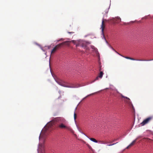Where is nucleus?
Wrapping results in <instances>:
<instances>
[{
  "mask_svg": "<svg viewBox=\"0 0 153 153\" xmlns=\"http://www.w3.org/2000/svg\"><path fill=\"white\" fill-rule=\"evenodd\" d=\"M113 21H116L117 22H119L121 21V19L119 17H117L113 18Z\"/></svg>",
  "mask_w": 153,
  "mask_h": 153,
  "instance_id": "nucleus-11",
  "label": "nucleus"
},
{
  "mask_svg": "<svg viewBox=\"0 0 153 153\" xmlns=\"http://www.w3.org/2000/svg\"><path fill=\"white\" fill-rule=\"evenodd\" d=\"M56 81L59 84L64 87L73 88H75L76 87L74 86H70L68 85H66L65 83H64L63 82H61L59 80H56Z\"/></svg>",
  "mask_w": 153,
  "mask_h": 153,
  "instance_id": "nucleus-6",
  "label": "nucleus"
},
{
  "mask_svg": "<svg viewBox=\"0 0 153 153\" xmlns=\"http://www.w3.org/2000/svg\"><path fill=\"white\" fill-rule=\"evenodd\" d=\"M87 145L89 148L90 149L91 148V146L87 144Z\"/></svg>",
  "mask_w": 153,
  "mask_h": 153,
  "instance_id": "nucleus-23",
  "label": "nucleus"
},
{
  "mask_svg": "<svg viewBox=\"0 0 153 153\" xmlns=\"http://www.w3.org/2000/svg\"><path fill=\"white\" fill-rule=\"evenodd\" d=\"M99 142L101 144H105L107 143L105 141H99Z\"/></svg>",
  "mask_w": 153,
  "mask_h": 153,
  "instance_id": "nucleus-15",
  "label": "nucleus"
},
{
  "mask_svg": "<svg viewBox=\"0 0 153 153\" xmlns=\"http://www.w3.org/2000/svg\"><path fill=\"white\" fill-rule=\"evenodd\" d=\"M101 66H100V70H99V71H100V72L101 71Z\"/></svg>",
  "mask_w": 153,
  "mask_h": 153,
  "instance_id": "nucleus-25",
  "label": "nucleus"
},
{
  "mask_svg": "<svg viewBox=\"0 0 153 153\" xmlns=\"http://www.w3.org/2000/svg\"><path fill=\"white\" fill-rule=\"evenodd\" d=\"M105 27V25L104 24V19H103L102 21V25H101V28L102 29V35H103V37L104 38L106 42H107L104 36V30Z\"/></svg>",
  "mask_w": 153,
  "mask_h": 153,
  "instance_id": "nucleus-7",
  "label": "nucleus"
},
{
  "mask_svg": "<svg viewBox=\"0 0 153 153\" xmlns=\"http://www.w3.org/2000/svg\"><path fill=\"white\" fill-rule=\"evenodd\" d=\"M110 89H112V90H114V89H113L112 88H110Z\"/></svg>",
  "mask_w": 153,
  "mask_h": 153,
  "instance_id": "nucleus-27",
  "label": "nucleus"
},
{
  "mask_svg": "<svg viewBox=\"0 0 153 153\" xmlns=\"http://www.w3.org/2000/svg\"><path fill=\"white\" fill-rule=\"evenodd\" d=\"M103 74V72L101 71L98 76L101 79L102 78Z\"/></svg>",
  "mask_w": 153,
  "mask_h": 153,
  "instance_id": "nucleus-13",
  "label": "nucleus"
},
{
  "mask_svg": "<svg viewBox=\"0 0 153 153\" xmlns=\"http://www.w3.org/2000/svg\"><path fill=\"white\" fill-rule=\"evenodd\" d=\"M117 143V142L116 143H113V144H108V145L107 146H112V145H114L115 144H116V143Z\"/></svg>",
  "mask_w": 153,
  "mask_h": 153,
  "instance_id": "nucleus-19",
  "label": "nucleus"
},
{
  "mask_svg": "<svg viewBox=\"0 0 153 153\" xmlns=\"http://www.w3.org/2000/svg\"><path fill=\"white\" fill-rule=\"evenodd\" d=\"M120 95L122 98H123L126 99L125 100H124L125 101H126V102L128 103L129 104H131V101H130V99L129 98L124 96L122 94H120Z\"/></svg>",
  "mask_w": 153,
  "mask_h": 153,
  "instance_id": "nucleus-9",
  "label": "nucleus"
},
{
  "mask_svg": "<svg viewBox=\"0 0 153 153\" xmlns=\"http://www.w3.org/2000/svg\"><path fill=\"white\" fill-rule=\"evenodd\" d=\"M39 139H40V137H39Z\"/></svg>",
  "mask_w": 153,
  "mask_h": 153,
  "instance_id": "nucleus-28",
  "label": "nucleus"
},
{
  "mask_svg": "<svg viewBox=\"0 0 153 153\" xmlns=\"http://www.w3.org/2000/svg\"><path fill=\"white\" fill-rule=\"evenodd\" d=\"M79 46H80L82 47H86V45H84L83 44H80V43L79 42Z\"/></svg>",
  "mask_w": 153,
  "mask_h": 153,
  "instance_id": "nucleus-16",
  "label": "nucleus"
},
{
  "mask_svg": "<svg viewBox=\"0 0 153 153\" xmlns=\"http://www.w3.org/2000/svg\"><path fill=\"white\" fill-rule=\"evenodd\" d=\"M137 139L136 138L135 140H133L132 141V142L126 148V149H128L131 146L134 145V144L135 143V142H136V141L137 140Z\"/></svg>",
  "mask_w": 153,
  "mask_h": 153,
  "instance_id": "nucleus-10",
  "label": "nucleus"
},
{
  "mask_svg": "<svg viewBox=\"0 0 153 153\" xmlns=\"http://www.w3.org/2000/svg\"><path fill=\"white\" fill-rule=\"evenodd\" d=\"M118 139H114L113 140L111 143H112V142H114L117 140Z\"/></svg>",
  "mask_w": 153,
  "mask_h": 153,
  "instance_id": "nucleus-21",
  "label": "nucleus"
},
{
  "mask_svg": "<svg viewBox=\"0 0 153 153\" xmlns=\"http://www.w3.org/2000/svg\"><path fill=\"white\" fill-rule=\"evenodd\" d=\"M66 42H63L56 45L52 49L51 51V54H53L56 51L57 49L60 48L62 45L65 44Z\"/></svg>",
  "mask_w": 153,
  "mask_h": 153,
  "instance_id": "nucleus-4",
  "label": "nucleus"
},
{
  "mask_svg": "<svg viewBox=\"0 0 153 153\" xmlns=\"http://www.w3.org/2000/svg\"><path fill=\"white\" fill-rule=\"evenodd\" d=\"M108 8H107L105 10H104L102 12V13H103L104 14H106L107 13L108 11Z\"/></svg>",
  "mask_w": 153,
  "mask_h": 153,
  "instance_id": "nucleus-12",
  "label": "nucleus"
},
{
  "mask_svg": "<svg viewBox=\"0 0 153 153\" xmlns=\"http://www.w3.org/2000/svg\"><path fill=\"white\" fill-rule=\"evenodd\" d=\"M99 77L98 76H97L96 78H95V79L93 81H92L91 83L92 82H94L95 81L97 80H98L99 79Z\"/></svg>",
  "mask_w": 153,
  "mask_h": 153,
  "instance_id": "nucleus-18",
  "label": "nucleus"
},
{
  "mask_svg": "<svg viewBox=\"0 0 153 153\" xmlns=\"http://www.w3.org/2000/svg\"><path fill=\"white\" fill-rule=\"evenodd\" d=\"M153 60V59H152L148 60V61H151V60Z\"/></svg>",
  "mask_w": 153,
  "mask_h": 153,
  "instance_id": "nucleus-26",
  "label": "nucleus"
},
{
  "mask_svg": "<svg viewBox=\"0 0 153 153\" xmlns=\"http://www.w3.org/2000/svg\"><path fill=\"white\" fill-rule=\"evenodd\" d=\"M113 49L117 53H118L119 55H120L122 56H123V57H124L126 59H130V60H137V61H148V60H145V59H134V58H131V57H129L123 56L122 55L120 54L119 53H118L113 48Z\"/></svg>",
  "mask_w": 153,
  "mask_h": 153,
  "instance_id": "nucleus-5",
  "label": "nucleus"
},
{
  "mask_svg": "<svg viewBox=\"0 0 153 153\" xmlns=\"http://www.w3.org/2000/svg\"><path fill=\"white\" fill-rule=\"evenodd\" d=\"M153 119L152 117H149L146 118L140 123V125L141 126H143L149 123Z\"/></svg>",
  "mask_w": 153,
  "mask_h": 153,
  "instance_id": "nucleus-2",
  "label": "nucleus"
},
{
  "mask_svg": "<svg viewBox=\"0 0 153 153\" xmlns=\"http://www.w3.org/2000/svg\"><path fill=\"white\" fill-rule=\"evenodd\" d=\"M37 150L38 153H45L44 146L43 144H39V146Z\"/></svg>",
  "mask_w": 153,
  "mask_h": 153,
  "instance_id": "nucleus-3",
  "label": "nucleus"
},
{
  "mask_svg": "<svg viewBox=\"0 0 153 153\" xmlns=\"http://www.w3.org/2000/svg\"><path fill=\"white\" fill-rule=\"evenodd\" d=\"M90 140H91V141H92L94 142H95L96 143H97L98 142V141L94 138H90Z\"/></svg>",
  "mask_w": 153,
  "mask_h": 153,
  "instance_id": "nucleus-14",
  "label": "nucleus"
},
{
  "mask_svg": "<svg viewBox=\"0 0 153 153\" xmlns=\"http://www.w3.org/2000/svg\"><path fill=\"white\" fill-rule=\"evenodd\" d=\"M65 42H66L65 44L67 45H69V43L71 42H72L74 44L76 45V46H79V42L74 40H72L71 41H65Z\"/></svg>",
  "mask_w": 153,
  "mask_h": 153,
  "instance_id": "nucleus-8",
  "label": "nucleus"
},
{
  "mask_svg": "<svg viewBox=\"0 0 153 153\" xmlns=\"http://www.w3.org/2000/svg\"><path fill=\"white\" fill-rule=\"evenodd\" d=\"M144 139H146V141L148 142H149V140H151V139L149 138H144Z\"/></svg>",
  "mask_w": 153,
  "mask_h": 153,
  "instance_id": "nucleus-20",
  "label": "nucleus"
},
{
  "mask_svg": "<svg viewBox=\"0 0 153 153\" xmlns=\"http://www.w3.org/2000/svg\"><path fill=\"white\" fill-rule=\"evenodd\" d=\"M52 122H55L58 123V127L61 129H66L70 130V128L66 125V120L63 117H58L53 118L51 121Z\"/></svg>",
  "mask_w": 153,
  "mask_h": 153,
  "instance_id": "nucleus-1",
  "label": "nucleus"
},
{
  "mask_svg": "<svg viewBox=\"0 0 153 153\" xmlns=\"http://www.w3.org/2000/svg\"><path fill=\"white\" fill-rule=\"evenodd\" d=\"M95 92V93H92V94H90V95H89L88 96H89V95H93V94H95V93H97V92Z\"/></svg>",
  "mask_w": 153,
  "mask_h": 153,
  "instance_id": "nucleus-22",
  "label": "nucleus"
},
{
  "mask_svg": "<svg viewBox=\"0 0 153 153\" xmlns=\"http://www.w3.org/2000/svg\"><path fill=\"white\" fill-rule=\"evenodd\" d=\"M76 117H77V115H76V114L75 113V112L74 113V118L75 120L76 118Z\"/></svg>",
  "mask_w": 153,
  "mask_h": 153,
  "instance_id": "nucleus-17",
  "label": "nucleus"
},
{
  "mask_svg": "<svg viewBox=\"0 0 153 153\" xmlns=\"http://www.w3.org/2000/svg\"><path fill=\"white\" fill-rule=\"evenodd\" d=\"M68 33H74V32H68Z\"/></svg>",
  "mask_w": 153,
  "mask_h": 153,
  "instance_id": "nucleus-24",
  "label": "nucleus"
}]
</instances>
